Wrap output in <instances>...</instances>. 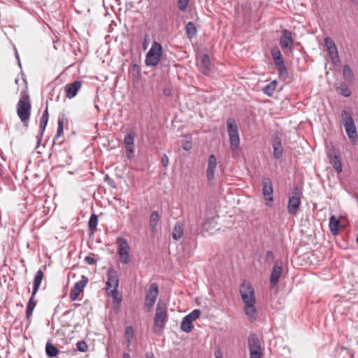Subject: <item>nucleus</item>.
I'll use <instances>...</instances> for the list:
<instances>
[{
	"mask_svg": "<svg viewBox=\"0 0 358 358\" xmlns=\"http://www.w3.org/2000/svg\"><path fill=\"white\" fill-rule=\"evenodd\" d=\"M169 157H167L166 155H164L162 158V164L163 166L166 168L169 165Z\"/></svg>",
	"mask_w": 358,
	"mask_h": 358,
	"instance_id": "c03bdc74",
	"label": "nucleus"
},
{
	"mask_svg": "<svg viewBox=\"0 0 358 358\" xmlns=\"http://www.w3.org/2000/svg\"><path fill=\"white\" fill-rule=\"evenodd\" d=\"M98 218L95 214H92L90 218L88 225L90 231H94L96 229Z\"/></svg>",
	"mask_w": 358,
	"mask_h": 358,
	"instance_id": "473e14b6",
	"label": "nucleus"
},
{
	"mask_svg": "<svg viewBox=\"0 0 358 358\" xmlns=\"http://www.w3.org/2000/svg\"><path fill=\"white\" fill-rule=\"evenodd\" d=\"M215 358H223L222 355L220 354V355H216V357Z\"/></svg>",
	"mask_w": 358,
	"mask_h": 358,
	"instance_id": "6e6d98bb",
	"label": "nucleus"
},
{
	"mask_svg": "<svg viewBox=\"0 0 358 358\" xmlns=\"http://www.w3.org/2000/svg\"><path fill=\"white\" fill-rule=\"evenodd\" d=\"M201 315V311L199 309H194L190 313L185 316L186 318L189 319L192 322L197 320Z\"/></svg>",
	"mask_w": 358,
	"mask_h": 358,
	"instance_id": "72a5a7b5",
	"label": "nucleus"
},
{
	"mask_svg": "<svg viewBox=\"0 0 358 358\" xmlns=\"http://www.w3.org/2000/svg\"><path fill=\"white\" fill-rule=\"evenodd\" d=\"M64 132V122L62 120H58V126L57 129V134L54 138V143H55L59 138V137L63 134Z\"/></svg>",
	"mask_w": 358,
	"mask_h": 358,
	"instance_id": "f704fd0d",
	"label": "nucleus"
},
{
	"mask_svg": "<svg viewBox=\"0 0 358 358\" xmlns=\"http://www.w3.org/2000/svg\"><path fill=\"white\" fill-rule=\"evenodd\" d=\"M340 91H341V94L345 96V97H348L350 96L351 94V91L349 88L346 87H341L340 88Z\"/></svg>",
	"mask_w": 358,
	"mask_h": 358,
	"instance_id": "37998d69",
	"label": "nucleus"
},
{
	"mask_svg": "<svg viewBox=\"0 0 358 358\" xmlns=\"http://www.w3.org/2000/svg\"><path fill=\"white\" fill-rule=\"evenodd\" d=\"M163 93L166 96H169L172 94L171 90L169 88H165L163 90Z\"/></svg>",
	"mask_w": 358,
	"mask_h": 358,
	"instance_id": "de8ad7c7",
	"label": "nucleus"
},
{
	"mask_svg": "<svg viewBox=\"0 0 358 358\" xmlns=\"http://www.w3.org/2000/svg\"><path fill=\"white\" fill-rule=\"evenodd\" d=\"M193 328L192 322L189 320V319L184 317L180 324L181 330L184 332L189 333L192 331Z\"/></svg>",
	"mask_w": 358,
	"mask_h": 358,
	"instance_id": "c756f323",
	"label": "nucleus"
},
{
	"mask_svg": "<svg viewBox=\"0 0 358 358\" xmlns=\"http://www.w3.org/2000/svg\"><path fill=\"white\" fill-rule=\"evenodd\" d=\"M341 116L345 131L349 138L354 143L357 138V133L352 115L349 112L345 110L342 113Z\"/></svg>",
	"mask_w": 358,
	"mask_h": 358,
	"instance_id": "39448f33",
	"label": "nucleus"
},
{
	"mask_svg": "<svg viewBox=\"0 0 358 358\" xmlns=\"http://www.w3.org/2000/svg\"><path fill=\"white\" fill-rule=\"evenodd\" d=\"M88 282L87 278L82 276L81 280L76 282L70 292V299L71 301H76L80 293L83 291Z\"/></svg>",
	"mask_w": 358,
	"mask_h": 358,
	"instance_id": "2eb2a0df",
	"label": "nucleus"
},
{
	"mask_svg": "<svg viewBox=\"0 0 358 358\" xmlns=\"http://www.w3.org/2000/svg\"><path fill=\"white\" fill-rule=\"evenodd\" d=\"M340 220L335 215H331L329 218V227L331 232L334 235H336L339 231Z\"/></svg>",
	"mask_w": 358,
	"mask_h": 358,
	"instance_id": "b1692460",
	"label": "nucleus"
},
{
	"mask_svg": "<svg viewBox=\"0 0 358 358\" xmlns=\"http://www.w3.org/2000/svg\"><path fill=\"white\" fill-rule=\"evenodd\" d=\"M162 56V46L158 42H153L150 49L145 55V63L148 66H157Z\"/></svg>",
	"mask_w": 358,
	"mask_h": 358,
	"instance_id": "7ed1b4c3",
	"label": "nucleus"
},
{
	"mask_svg": "<svg viewBox=\"0 0 358 358\" xmlns=\"http://www.w3.org/2000/svg\"><path fill=\"white\" fill-rule=\"evenodd\" d=\"M48 122V108H46L42 115V117H41V120H40L39 128L41 130V136L43 135V134L45 129Z\"/></svg>",
	"mask_w": 358,
	"mask_h": 358,
	"instance_id": "c85d7f7f",
	"label": "nucleus"
},
{
	"mask_svg": "<svg viewBox=\"0 0 358 358\" xmlns=\"http://www.w3.org/2000/svg\"><path fill=\"white\" fill-rule=\"evenodd\" d=\"M250 354H263L264 345L256 334H250L248 337Z\"/></svg>",
	"mask_w": 358,
	"mask_h": 358,
	"instance_id": "f8f14e48",
	"label": "nucleus"
},
{
	"mask_svg": "<svg viewBox=\"0 0 358 358\" xmlns=\"http://www.w3.org/2000/svg\"><path fill=\"white\" fill-rule=\"evenodd\" d=\"M122 358H131V357L129 353L124 352L122 355Z\"/></svg>",
	"mask_w": 358,
	"mask_h": 358,
	"instance_id": "603ef678",
	"label": "nucleus"
},
{
	"mask_svg": "<svg viewBox=\"0 0 358 358\" xmlns=\"http://www.w3.org/2000/svg\"><path fill=\"white\" fill-rule=\"evenodd\" d=\"M217 167V159L214 155H210L208 160V167L206 170V177L208 181L214 179L215 171Z\"/></svg>",
	"mask_w": 358,
	"mask_h": 358,
	"instance_id": "a211bd4d",
	"label": "nucleus"
},
{
	"mask_svg": "<svg viewBox=\"0 0 358 358\" xmlns=\"http://www.w3.org/2000/svg\"><path fill=\"white\" fill-rule=\"evenodd\" d=\"M189 0H178V8L180 10H185L189 4Z\"/></svg>",
	"mask_w": 358,
	"mask_h": 358,
	"instance_id": "79ce46f5",
	"label": "nucleus"
},
{
	"mask_svg": "<svg viewBox=\"0 0 358 358\" xmlns=\"http://www.w3.org/2000/svg\"><path fill=\"white\" fill-rule=\"evenodd\" d=\"M133 338H126L127 346H129Z\"/></svg>",
	"mask_w": 358,
	"mask_h": 358,
	"instance_id": "864d4df0",
	"label": "nucleus"
},
{
	"mask_svg": "<svg viewBox=\"0 0 358 358\" xmlns=\"http://www.w3.org/2000/svg\"><path fill=\"white\" fill-rule=\"evenodd\" d=\"M159 294L158 285L157 283L150 285L148 290L146 292L145 299V306L147 308L148 311H150L154 306L157 297Z\"/></svg>",
	"mask_w": 358,
	"mask_h": 358,
	"instance_id": "9d476101",
	"label": "nucleus"
},
{
	"mask_svg": "<svg viewBox=\"0 0 358 358\" xmlns=\"http://www.w3.org/2000/svg\"><path fill=\"white\" fill-rule=\"evenodd\" d=\"M134 334V329L131 326H128L125 329L124 337L125 338H133Z\"/></svg>",
	"mask_w": 358,
	"mask_h": 358,
	"instance_id": "a19ab883",
	"label": "nucleus"
},
{
	"mask_svg": "<svg viewBox=\"0 0 358 358\" xmlns=\"http://www.w3.org/2000/svg\"><path fill=\"white\" fill-rule=\"evenodd\" d=\"M16 58H17V60H19V56H18L17 53H16ZM18 63H19V65L20 66V61H18Z\"/></svg>",
	"mask_w": 358,
	"mask_h": 358,
	"instance_id": "4d7b16f0",
	"label": "nucleus"
},
{
	"mask_svg": "<svg viewBox=\"0 0 358 358\" xmlns=\"http://www.w3.org/2000/svg\"><path fill=\"white\" fill-rule=\"evenodd\" d=\"M186 35L189 38H192L196 35V29L194 24L189 22L185 26Z\"/></svg>",
	"mask_w": 358,
	"mask_h": 358,
	"instance_id": "2f4dec72",
	"label": "nucleus"
},
{
	"mask_svg": "<svg viewBox=\"0 0 358 358\" xmlns=\"http://www.w3.org/2000/svg\"><path fill=\"white\" fill-rule=\"evenodd\" d=\"M143 48H144V49H146V48H147V44H145V43H143Z\"/></svg>",
	"mask_w": 358,
	"mask_h": 358,
	"instance_id": "bf43d9fd",
	"label": "nucleus"
},
{
	"mask_svg": "<svg viewBox=\"0 0 358 358\" xmlns=\"http://www.w3.org/2000/svg\"><path fill=\"white\" fill-rule=\"evenodd\" d=\"M262 194L266 200V205L272 206L273 201V188L271 180L268 178L262 179Z\"/></svg>",
	"mask_w": 358,
	"mask_h": 358,
	"instance_id": "1a4fd4ad",
	"label": "nucleus"
},
{
	"mask_svg": "<svg viewBox=\"0 0 358 358\" xmlns=\"http://www.w3.org/2000/svg\"><path fill=\"white\" fill-rule=\"evenodd\" d=\"M293 42L294 38L292 37V32L287 29L282 30L280 38V45L281 48L284 51L288 50L289 52H292Z\"/></svg>",
	"mask_w": 358,
	"mask_h": 358,
	"instance_id": "9b49d317",
	"label": "nucleus"
},
{
	"mask_svg": "<svg viewBox=\"0 0 358 358\" xmlns=\"http://www.w3.org/2000/svg\"><path fill=\"white\" fill-rule=\"evenodd\" d=\"M239 292L243 303V311L247 318L251 322H255L257 319V299L252 283L243 280L240 285Z\"/></svg>",
	"mask_w": 358,
	"mask_h": 358,
	"instance_id": "f257e3e1",
	"label": "nucleus"
},
{
	"mask_svg": "<svg viewBox=\"0 0 358 358\" xmlns=\"http://www.w3.org/2000/svg\"><path fill=\"white\" fill-rule=\"evenodd\" d=\"M106 289H117L119 287V278L117 271L113 268L108 269L107 272Z\"/></svg>",
	"mask_w": 358,
	"mask_h": 358,
	"instance_id": "4468645a",
	"label": "nucleus"
},
{
	"mask_svg": "<svg viewBox=\"0 0 358 358\" xmlns=\"http://www.w3.org/2000/svg\"><path fill=\"white\" fill-rule=\"evenodd\" d=\"M45 352L48 357H54L58 354L59 350L56 346L48 341L45 345Z\"/></svg>",
	"mask_w": 358,
	"mask_h": 358,
	"instance_id": "7c9ffc66",
	"label": "nucleus"
},
{
	"mask_svg": "<svg viewBox=\"0 0 358 358\" xmlns=\"http://www.w3.org/2000/svg\"><path fill=\"white\" fill-rule=\"evenodd\" d=\"M184 234V227L183 224L178 222L176 223L173 230L172 232V237L175 241H178L183 236Z\"/></svg>",
	"mask_w": 358,
	"mask_h": 358,
	"instance_id": "4be33fe9",
	"label": "nucleus"
},
{
	"mask_svg": "<svg viewBox=\"0 0 358 358\" xmlns=\"http://www.w3.org/2000/svg\"><path fill=\"white\" fill-rule=\"evenodd\" d=\"M76 348L78 351L84 352L87 350L88 346L85 341H81L76 343Z\"/></svg>",
	"mask_w": 358,
	"mask_h": 358,
	"instance_id": "4c0bfd02",
	"label": "nucleus"
},
{
	"mask_svg": "<svg viewBox=\"0 0 358 358\" xmlns=\"http://www.w3.org/2000/svg\"><path fill=\"white\" fill-rule=\"evenodd\" d=\"M277 82L275 80L271 81L262 88V92L264 94L271 96L275 90Z\"/></svg>",
	"mask_w": 358,
	"mask_h": 358,
	"instance_id": "cd10ccee",
	"label": "nucleus"
},
{
	"mask_svg": "<svg viewBox=\"0 0 358 358\" xmlns=\"http://www.w3.org/2000/svg\"><path fill=\"white\" fill-rule=\"evenodd\" d=\"M31 104L29 103V96L23 94L22 99L17 103V113L22 122L29 120L30 117Z\"/></svg>",
	"mask_w": 358,
	"mask_h": 358,
	"instance_id": "423d86ee",
	"label": "nucleus"
},
{
	"mask_svg": "<svg viewBox=\"0 0 358 358\" xmlns=\"http://www.w3.org/2000/svg\"><path fill=\"white\" fill-rule=\"evenodd\" d=\"M273 61L282 57V54L278 48H273L271 51Z\"/></svg>",
	"mask_w": 358,
	"mask_h": 358,
	"instance_id": "58836bf2",
	"label": "nucleus"
},
{
	"mask_svg": "<svg viewBox=\"0 0 358 358\" xmlns=\"http://www.w3.org/2000/svg\"><path fill=\"white\" fill-rule=\"evenodd\" d=\"M81 86L82 83L79 80H76L72 83L66 85L65 86L66 96L69 99L75 97L80 90Z\"/></svg>",
	"mask_w": 358,
	"mask_h": 358,
	"instance_id": "f3484780",
	"label": "nucleus"
},
{
	"mask_svg": "<svg viewBox=\"0 0 358 358\" xmlns=\"http://www.w3.org/2000/svg\"><path fill=\"white\" fill-rule=\"evenodd\" d=\"M183 148L185 150H188L191 148V145L189 143H187L186 145H183Z\"/></svg>",
	"mask_w": 358,
	"mask_h": 358,
	"instance_id": "3c124183",
	"label": "nucleus"
},
{
	"mask_svg": "<svg viewBox=\"0 0 358 358\" xmlns=\"http://www.w3.org/2000/svg\"><path fill=\"white\" fill-rule=\"evenodd\" d=\"M125 150L127 152H129L132 154L134 151V144H131V145H125Z\"/></svg>",
	"mask_w": 358,
	"mask_h": 358,
	"instance_id": "49530a36",
	"label": "nucleus"
},
{
	"mask_svg": "<svg viewBox=\"0 0 358 358\" xmlns=\"http://www.w3.org/2000/svg\"><path fill=\"white\" fill-rule=\"evenodd\" d=\"M43 278V272L42 270L40 269L36 273L35 276H34L33 291H32L33 295H36V294L37 293V292L39 289V287L41 285V283L42 282Z\"/></svg>",
	"mask_w": 358,
	"mask_h": 358,
	"instance_id": "5701e85b",
	"label": "nucleus"
},
{
	"mask_svg": "<svg viewBox=\"0 0 358 358\" xmlns=\"http://www.w3.org/2000/svg\"><path fill=\"white\" fill-rule=\"evenodd\" d=\"M110 291V295L113 299V301L115 302H117V303H120L122 301V296L120 294L117 289H112Z\"/></svg>",
	"mask_w": 358,
	"mask_h": 358,
	"instance_id": "c9c22d12",
	"label": "nucleus"
},
{
	"mask_svg": "<svg viewBox=\"0 0 358 358\" xmlns=\"http://www.w3.org/2000/svg\"><path fill=\"white\" fill-rule=\"evenodd\" d=\"M274 64L276 66V69L278 71L279 76L282 78H285L287 77V69L285 65L282 57L274 60Z\"/></svg>",
	"mask_w": 358,
	"mask_h": 358,
	"instance_id": "6ab92c4d",
	"label": "nucleus"
},
{
	"mask_svg": "<svg viewBox=\"0 0 358 358\" xmlns=\"http://www.w3.org/2000/svg\"><path fill=\"white\" fill-rule=\"evenodd\" d=\"M282 273V262L281 261H276L273 266L270 276V282L273 287H275L278 285Z\"/></svg>",
	"mask_w": 358,
	"mask_h": 358,
	"instance_id": "ddd939ff",
	"label": "nucleus"
},
{
	"mask_svg": "<svg viewBox=\"0 0 358 358\" xmlns=\"http://www.w3.org/2000/svg\"><path fill=\"white\" fill-rule=\"evenodd\" d=\"M354 3H358V0H350Z\"/></svg>",
	"mask_w": 358,
	"mask_h": 358,
	"instance_id": "13d9d810",
	"label": "nucleus"
},
{
	"mask_svg": "<svg viewBox=\"0 0 358 358\" xmlns=\"http://www.w3.org/2000/svg\"><path fill=\"white\" fill-rule=\"evenodd\" d=\"M147 358H153V357H147Z\"/></svg>",
	"mask_w": 358,
	"mask_h": 358,
	"instance_id": "680f3d73",
	"label": "nucleus"
},
{
	"mask_svg": "<svg viewBox=\"0 0 358 358\" xmlns=\"http://www.w3.org/2000/svg\"><path fill=\"white\" fill-rule=\"evenodd\" d=\"M133 69H134V70L138 71V70H139V67H138V66L137 64H134V65L133 66Z\"/></svg>",
	"mask_w": 358,
	"mask_h": 358,
	"instance_id": "5fc2aeb1",
	"label": "nucleus"
},
{
	"mask_svg": "<svg viewBox=\"0 0 358 358\" xmlns=\"http://www.w3.org/2000/svg\"><path fill=\"white\" fill-rule=\"evenodd\" d=\"M227 132L229 137L230 148L234 151L239 148L240 138L236 121L229 118L227 121Z\"/></svg>",
	"mask_w": 358,
	"mask_h": 358,
	"instance_id": "20e7f679",
	"label": "nucleus"
},
{
	"mask_svg": "<svg viewBox=\"0 0 358 358\" xmlns=\"http://www.w3.org/2000/svg\"><path fill=\"white\" fill-rule=\"evenodd\" d=\"M324 45L327 50L328 55L331 58V62L334 66H338L341 63L337 47L334 41L329 37L324 38Z\"/></svg>",
	"mask_w": 358,
	"mask_h": 358,
	"instance_id": "6e6552de",
	"label": "nucleus"
},
{
	"mask_svg": "<svg viewBox=\"0 0 358 358\" xmlns=\"http://www.w3.org/2000/svg\"><path fill=\"white\" fill-rule=\"evenodd\" d=\"M34 296H35V295H33V294L31 295V296L30 297V299L29 300L27 306L26 316H27V319H29L31 317V316L32 315L34 309L36 306V301L34 300Z\"/></svg>",
	"mask_w": 358,
	"mask_h": 358,
	"instance_id": "bb28decb",
	"label": "nucleus"
},
{
	"mask_svg": "<svg viewBox=\"0 0 358 358\" xmlns=\"http://www.w3.org/2000/svg\"><path fill=\"white\" fill-rule=\"evenodd\" d=\"M168 321L167 306L162 300H159L157 304L156 313L154 317V331L160 334Z\"/></svg>",
	"mask_w": 358,
	"mask_h": 358,
	"instance_id": "f03ea898",
	"label": "nucleus"
},
{
	"mask_svg": "<svg viewBox=\"0 0 358 358\" xmlns=\"http://www.w3.org/2000/svg\"><path fill=\"white\" fill-rule=\"evenodd\" d=\"M301 206V199L297 194L289 197L287 210L292 215H295Z\"/></svg>",
	"mask_w": 358,
	"mask_h": 358,
	"instance_id": "dca6fc26",
	"label": "nucleus"
},
{
	"mask_svg": "<svg viewBox=\"0 0 358 358\" xmlns=\"http://www.w3.org/2000/svg\"><path fill=\"white\" fill-rule=\"evenodd\" d=\"M273 148V157L275 159H280L282 155L283 148L281 144V141L278 138L273 139L272 143Z\"/></svg>",
	"mask_w": 358,
	"mask_h": 358,
	"instance_id": "aec40b11",
	"label": "nucleus"
},
{
	"mask_svg": "<svg viewBox=\"0 0 358 358\" xmlns=\"http://www.w3.org/2000/svg\"><path fill=\"white\" fill-rule=\"evenodd\" d=\"M263 354H250V358H262Z\"/></svg>",
	"mask_w": 358,
	"mask_h": 358,
	"instance_id": "8fccbe9b",
	"label": "nucleus"
},
{
	"mask_svg": "<svg viewBox=\"0 0 358 358\" xmlns=\"http://www.w3.org/2000/svg\"><path fill=\"white\" fill-rule=\"evenodd\" d=\"M330 162L333 166V167L335 169V170L341 173L342 171V164L341 162V159L337 155H329Z\"/></svg>",
	"mask_w": 358,
	"mask_h": 358,
	"instance_id": "a878e982",
	"label": "nucleus"
},
{
	"mask_svg": "<svg viewBox=\"0 0 358 358\" xmlns=\"http://www.w3.org/2000/svg\"><path fill=\"white\" fill-rule=\"evenodd\" d=\"M273 252L271 251H268L266 252V259H267V261H268L270 259H273Z\"/></svg>",
	"mask_w": 358,
	"mask_h": 358,
	"instance_id": "09e8293b",
	"label": "nucleus"
},
{
	"mask_svg": "<svg viewBox=\"0 0 358 358\" xmlns=\"http://www.w3.org/2000/svg\"><path fill=\"white\" fill-rule=\"evenodd\" d=\"M85 261L86 263H87L90 265H92V264H95V262H96L95 259L90 256H86L85 257Z\"/></svg>",
	"mask_w": 358,
	"mask_h": 358,
	"instance_id": "a18cd8bd",
	"label": "nucleus"
},
{
	"mask_svg": "<svg viewBox=\"0 0 358 358\" xmlns=\"http://www.w3.org/2000/svg\"><path fill=\"white\" fill-rule=\"evenodd\" d=\"M343 76L346 79H352L353 77V72L348 65H345L343 66Z\"/></svg>",
	"mask_w": 358,
	"mask_h": 358,
	"instance_id": "e433bc0d",
	"label": "nucleus"
},
{
	"mask_svg": "<svg viewBox=\"0 0 358 358\" xmlns=\"http://www.w3.org/2000/svg\"><path fill=\"white\" fill-rule=\"evenodd\" d=\"M15 83H17L18 79H15Z\"/></svg>",
	"mask_w": 358,
	"mask_h": 358,
	"instance_id": "052dcab7",
	"label": "nucleus"
},
{
	"mask_svg": "<svg viewBox=\"0 0 358 358\" xmlns=\"http://www.w3.org/2000/svg\"><path fill=\"white\" fill-rule=\"evenodd\" d=\"M199 66L203 73H207L210 69V61L208 55L204 54L201 57Z\"/></svg>",
	"mask_w": 358,
	"mask_h": 358,
	"instance_id": "412c9836",
	"label": "nucleus"
},
{
	"mask_svg": "<svg viewBox=\"0 0 358 358\" xmlns=\"http://www.w3.org/2000/svg\"><path fill=\"white\" fill-rule=\"evenodd\" d=\"M117 245V255L122 263L127 264L130 262V247L127 241L122 237H118L116 241Z\"/></svg>",
	"mask_w": 358,
	"mask_h": 358,
	"instance_id": "0eeeda50",
	"label": "nucleus"
},
{
	"mask_svg": "<svg viewBox=\"0 0 358 358\" xmlns=\"http://www.w3.org/2000/svg\"><path fill=\"white\" fill-rule=\"evenodd\" d=\"M134 142V135L132 133H130L125 136L124 138V145H131Z\"/></svg>",
	"mask_w": 358,
	"mask_h": 358,
	"instance_id": "ea45409f",
	"label": "nucleus"
},
{
	"mask_svg": "<svg viewBox=\"0 0 358 358\" xmlns=\"http://www.w3.org/2000/svg\"><path fill=\"white\" fill-rule=\"evenodd\" d=\"M159 221V215L157 211H153L150 218V227L152 232H155Z\"/></svg>",
	"mask_w": 358,
	"mask_h": 358,
	"instance_id": "393cba45",
	"label": "nucleus"
}]
</instances>
